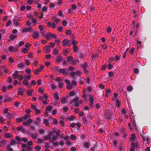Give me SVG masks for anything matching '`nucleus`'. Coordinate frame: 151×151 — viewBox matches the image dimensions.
<instances>
[{"label":"nucleus","instance_id":"bf43d9fd","mask_svg":"<svg viewBox=\"0 0 151 151\" xmlns=\"http://www.w3.org/2000/svg\"><path fill=\"white\" fill-rule=\"evenodd\" d=\"M29 83V82L27 80H24L23 81V84L24 85H27Z\"/></svg>","mask_w":151,"mask_h":151},{"label":"nucleus","instance_id":"8fccbe9b","mask_svg":"<svg viewBox=\"0 0 151 151\" xmlns=\"http://www.w3.org/2000/svg\"><path fill=\"white\" fill-rule=\"evenodd\" d=\"M25 72L27 73V74L29 75L31 73V71L29 69L27 68L25 70Z\"/></svg>","mask_w":151,"mask_h":151},{"label":"nucleus","instance_id":"7ed1b4c3","mask_svg":"<svg viewBox=\"0 0 151 151\" xmlns=\"http://www.w3.org/2000/svg\"><path fill=\"white\" fill-rule=\"evenodd\" d=\"M62 45L63 46L70 47L71 45L70 41L65 39L63 40Z\"/></svg>","mask_w":151,"mask_h":151},{"label":"nucleus","instance_id":"a211bd4d","mask_svg":"<svg viewBox=\"0 0 151 151\" xmlns=\"http://www.w3.org/2000/svg\"><path fill=\"white\" fill-rule=\"evenodd\" d=\"M115 101L116 102V106L118 107H119L120 105V102L119 101V99L118 98H116Z\"/></svg>","mask_w":151,"mask_h":151},{"label":"nucleus","instance_id":"f257e3e1","mask_svg":"<svg viewBox=\"0 0 151 151\" xmlns=\"http://www.w3.org/2000/svg\"><path fill=\"white\" fill-rule=\"evenodd\" d=\"M31 116L29 114H27L22 117L23 121L27 120L28 119L27 121L24 122L22 123V124L23 125L25 126H28L33 121L32 120L29 118H30Z\"/></svg>","mask_w":151,"mask_h":151},{"label":"nucleus","instance_id":"f03ea898","mask_svg":"<svg viewBox=\"0 0 151 151\" xmlns=\"http://www.w3.org/2000/svg\"><path fill=\"white\" fill-rule=\"evenodd\" d=\"M79 98L78 97H76L74 99L70 101L69 102L70 105H74L76 107H77L79 106V103L78 101H79Z\"/></svg>","mask_w":151,"mask_h":151},{"label":"nucleus","instance_id":"0e129e2a","mask_svg":"<svg viewBox=\"0 0 151 151\" xmlns=\"http://www.w3.org/2000/svg\"><path fill=\"white\" fill-rule=\"evenodd\" d=\"M32 148L29 146L26 147V150L27 151H29L30 150H32Z\"/></svg>","mask_w":151,"mask_h":151},{"label":"nucleus","instance_id":"2f4dec72","mask_svg":"<svg viewBox=\"0 0 151 151\" xmlns=\"http://www.w3.org/2000/svg\"><path fill=\"white\" fill-rule=\"evenodd\" d=\"M28 49L24 48L22 49V51L24 53H26L28 52Z\"/></svg>","mask_w":151,"mask_h":151},{"label":"nucleus","instance_id":"680f3d73","mask_svg":"<svg viewBox=\"0 0 151 151\" xmlns=\"http://www.w3.org/2000/svg\"><path fill=\"white\" fill-rule=\"evenodd\" d=\"M7 80L9 81V83H11L12 82V79L11 77H9L8 78Z\"/></svg>","mask_w":151,"mask_h":151},{"label":"nucleus","instance_id":"39448f33","mask_svg":"<svg viewBox=\"0 0 151 151\" xmlns=\"http://www.w3.org/2000/svg\"><path fill=\"white\" fill-rule=\"evenodd\" d=\"M31 108L32 109L35 110V113L37 114H39L41 112V111L39 109L36 108L34 105H31Z\"/></svg>","mask_w":151,"mask_h":151},{"label":"nucleus","instance_id":"423d86ee","mask_svg":"<svg viewBox=\"0 0 151 151\" xmlns=\"http://www.w3.org/2000/svg\"><path fill=\"white\" fill-rule=\"evenodd\" d=\"M33 31V29L32 27H29L27 28H24L23 29L22 31L23 32H32Z\"/></svg>","mask_w":151,"mask_h":151},{"label":"nucleus","instance_id":"49530a36","mask_svg":"<svg viewBox=\"0 0 151 151\" xmlns=\"http://www.w3.org/2000/svg\"><path fill=\"white\" fill-rule=\"evenodd\" d=\"M18 79L20 81H21L24 79L23 76L22 75H19L18 77Z\"/></svg>","mask_w":151,"mask_h":151},{"label":"nucleus","instance_id":"b1692460","mask_svg":"<svg viewBox=\"0 0 151 151\" xmlns=\"http://www.w3.org/2000/svg\"><path fill=\"white\" fill-rule=\"evenodd\" d=\"M50 32H49L45 35V38L47 39H49L50 38Z\"/></svg>","mask_w":151,"mask_h":151},{"label":"nucleus","instance_id":"ddd939ff","mask_svg":"<svg viewBox=\"0 0 151 151\" xmlns=\"http://www.w3.org/2000/svg\"><path fill=\"white\" fill-rule=\"evenodd\" d=\"M57 59L56 61L58 63H59L60 62H61L63 60V58L62 56H58L57 57Z\"/></svg>","mask_w":151,"mask_h":151},{"label":"nucleus","instance_id":"aec40b11","mask_svg":"<svg viewBox=\"0 0 151 151\" xmlns=\"http://www.w3.org/2000/svg\"><path fill=\"white\" fill-rule=\"evenodd\" d=\"M61 101L62 104H65L67 102V99L65 97L62 98L61 99Z\"/></svg>","mask_w":151,"mask_h":151},{"label":"nucleus","instance_id":"393cba45","mask_svg":"<svg viewBox=\"0 0 151 151\" xmlns=\"http://www.w3.org/2000/svg\"><path fill=\"white\" fill-rule=\"evenodd\" d=\"M136 138V136L135 134H132L131 135V137L130 138V139L132 141H134Z\"/></svg>","mask_w":151,"mask_h":151},{"label":"nucleus","instance_id":"58836bf2","mask_svg":"<svg viewBox=\"0 0 151 151\" xmlns=\"http://www.w3.org/2000/svg\"><path fill=\"white\" fill-rule=\"evenodd\" d=\"M13 21L14 23V24L16 26H17L19 25L18 22H17V20L15 19H14L13 20Z\"/></svg>","mask_w":151,"mask_h":151},{"label":"nucleus","instance_id":"9b49d317","mask_svg":"<svg viewBox=\"0 0 151 151\" xmlns=\"http://www.w3.org/2000/svg\"><path fill=\"white\" fill-rule=\"evenodd\" d=\"M32 37L34 39H36L39 37V33L38 32L35 31L33 32Z\"/></svg>","mask_w":151,"mask_h":151},{"label":"nucleus","instance_id":"338daca9","mask_svg":"<svg viewBox=\"0 0 151 151\" xmlns=\"http://www.w3.org/2000/svg\"><path fill=\"white\" fill-rule=\"evenodd\" d=\"M84 146L86 148H88L89 147V144L88 142H85L84 143Z\"/></svg>","mask_w":151,"mask_h":151},{"label":"nucleus","instance_id":"1a4fd4ad","mask_svg":"<svg viewBox=\"0 0 151 151\" xmlns=\"http://www.w3.org/2000/svg\"><path fill=\"white\" fill-rule=\"evenodd\" d=\"M59 71L61 73L63 74H64L65 75H66L68 73V70H65L64 69H60L59 70Z\"/></svg>","mask_w":151,"mask_h":151},{"label":"nucleus","instance_id":"79ce46f5","mask_svg":"<svg viewBox=\"0 0 151 151\" xmlns=\"http://www.w3.org/2000/svg\"><path fill=\"white\" fill-rule=\"evenodd\" d=\"M75 117V116L71 115L69 117L68 119L70 121H73Z\"/></svg>","mask_w":151,"mask_h":151},{"label":"nucleus","instance_id":"6e6552de","mask_svg":"<svg viewBox=\"0 0 151 151\" xmlns=\"http://www.w3.org/2000/svg\"><path fill=\"white\" fill-rule=\"evenodd\" d=\"M19 72V71L17 70H16L14 72V73L12 75V76L13 79H16L18 78V77L19 76L18 74Z\"/></svg>","mask_w":151,"mask_h":151},{"label":"nucleus","instance_id":"3c124183","mask_svg":"<svg viewBox=\"0 0 151 151\" xmlns=\"http://www.w3.org/2000/svg\"><path fill=\"white\" fill-rule=\"evenodd\" d=\"M33 72H34L35 74L36 75H37L38 74L39 72V70L38 69H36L34 70H33Z\"/></svg>","mask_w":151,"mask_h":151},{"label":"nucleus","instance_id":"9d476101","mask_svg":"<svg viewBox=\"0 0 151 151\" xmlns=\"http://www.w3.org/2000/svg\"><path fill=\"white\" fill-rule=\"evenodd\" d=\"M112 114V112L107 111L105 113V116L107 119H109L111 118Z\"/></svg>","mask_w":151,"mask_h":151},{"label":"nucleus","instance_id":"69168bd1","mask_svg":"<svg viewBox=\"0 0 151 151\" xmlns=\"http://www.w3.org/2000/svg\"><path fill=\"white\" fill-rule=\"evenodd\" d=\"M15 139L17 141H20L21 140V138L18 136L16 137Z\"/></svg>","mask_w":151,"mask_h":151},{"label":"nucleus","instance_id":"7c9ffc66","mask_svg":"<svg viewBox=\"0 0 151 151\" xmlns=\"http://www.w3.org/2000/svg\"><path fill=\"white\" fill-rule=\"evenodd\" d=\"M67 58H68L67 60L68 62H71V63L72 62L73 59L72 56H70V57H68Z\"/></svg>","mask_w":151,"mask_h":151},{"label":"nucleus","instance_id":"e433bc0d","mask_svg":"<svg viewBox=\"0 0 151 151\" xmlns=\"http://www.w3.org/2000/svg\"><path fill=\"white\" fill-rule=\"evenodd\" d=\"M41 149V147L39 146H37L35 147V151H39Z\"/></svg>","mask_w":151,"mask_h":151},{"label":"nucleus","instance_id":"774afa93","mask_svg":"<svg viewBox=\"0 0 151 151\" xmlns=\"http://www.w3.org/2000/svg\"><path fill=\"white\" fill-rule=\"evenodd\" d=\"M49 6L50 8H52L55 6V5L54 4L52 3H50L49 4Z\"/></svg>","mask_w":151,"mask_h":151},{"label":"nucleus","instance_id":"72a5a7b5","mask_svg":"<svg viewBox=\"0 0 151 151\" xmlns=\"http://www.w3.org/2000/svg\"><path fill=\"white\" fill-rule=\"evenodd\" d=\"M16 121L17 122H21L22 121H23V119H22V118L19 117V118H17L16 119Z\"/></svg>","mask_w":151,"mask_h":151},{"label":"nucleus","instance_id":"ea45409f","mask_svg":"<svg viewBox=\"0 0 151 151\" xmlns=\"http://www.w3.org/2000/svg\"><path fill=\"white\" fill-rule=\"evenodd\" d=\"M78 47L76 45H74L73 46V51L74 52H76L78 50Z\"/></svg>","mask_w":151,"mask_h":151},{"label":"nucleus","instance_id":"a19ab883","mask_svg":"<svg viewBox=\"0 0 151 151\" xmlns=\"http://www.w3.org/2000/svg\"><path fill=\"white\" fill-rule=\"evenodd\" d=\"M133 89V87L131 86H128L127 88V90L129 92L132 91V90Z\"/></svg>","mask_w":151,"mask_h":151},{"label":"nucleus","instance_id":"6e6d98bb","mask_svg":"<svg viewBox=\"0 0 151 151\" xmlns=\"http://www.w3.org/2000/svg\"><path fill=\"white\" fill-rule=\"evenodd\" d=\"M77 62H79V61L78 59H76L75 60H73L72 62V64H74L76 63Z\"/></svg>","mask_w":151,"mask_h":151},{"label":"nucleus","instance_id":"c756f323","mask_svg":"<svg viewBox=\"0 0 151 151\" xmlns=\"http://www.w3.org/2000/svg\"><path fill=\"white\" fill-rule=\"evenodd\" d=\"M58 50L57 49L55 48L53 50V55H57L58 53Z\"/></svg>","mask_w":151,"mask_h":151},{"label":"nucleus","instance_id":"473e14b6","mask_svg":"<svg viewBox=\"0 0 151 151\" xmlns=\"http://www.w3.org/2000/svg\"><path fill=\"white\" fill-rule=\"evenodd\" d=\"M88 65L86 63H84L83 64L81 65V66L83 69H86Z\"/></svg>","mask_w":151,"mask_h":151},{"label":"nucleus","instance_id":"c85d7f7f","mask_svg":"<svg viewBox=\"0 0 151 151\" xmlns=\"http://www.w3.org/2000/svg\"><path fill=\"white\" fill-rule=\"evenodd\" d=\"M83 120L84 122V124L86 125H87L88 123V122L86 118L85 117L83 118Z\"/></svg>","mask_w":151,"mask_h":151},{"label":"nucleus","instance_id":"bb28decb","mask_svg":"<svg viewBox=\"0 0 151 151\" xmlns=\"http://www.w3.org/2000/svg\"><path fill=\"white\" fill-rule=\"evenodd\" d=\"M6 117L9 119H10L13 116L10 113H7V114L6 115Z\"/></svg>","mask_w":151,"mask_h":151},{"label":"nucleus","instance_id":"5701e85b","mask_svg":"<svg viewBox=\"0 0 151 151\" xmlns=\"http://www.w3.org/2000/svg\"><path fill=\"white\" fill-rule=\"evenodd\" d=\"M13 100V99L12 98H8L7 99H5L4 100V102H9L11 101H12Z\"/></svg>","mask_w":151,"mask_h":151},{"label":"nucleus","instance_id":"0eeeda50","mask_svg":"<svg viewBox=\"0 0 151 151\" xmlns=\"http://www.w3.org/2000/svg\"><path fill=\"white\" fill-rule=\"evenodd\" d=\"M50 46H46L43 49L44 52L45 53H48L51 51Z\"/></svg>","mask_w":151,"mask_h":151},{"label":"nucleus","instance_id":"5fc2aeb1","mask_svg":"<svg viewBox=\"0 0 151 151\" xmlns=\"http://www.w3.org/2000/svg\"><path fill=\"white\" fill-rule=\"evenodd\" d=\"M67 88L68 89L70 90L72 88V87L70 84H68L67 86Z\"/></svg>","mask_w":151,"mask_h":151},{"label":"nucleus","instance_id":"e2e57ef3","mask_svg":"<svg viewBox=\"0 0 151 151\" xmlns=\"http://www.w3.org/2000/svg\"><path fill=\"white\" fill-rule=\"evenodd\" d=\"M134 73L135 74H137L139 72V70L137 68H135L134 69Z\"/></svg>","mask_w":151,"mask_h":151},{"label":"nucleus","instance_id":"37998d69","mask_svg":"<svg viewBox=\"0 0 151 151\" xmlns=\"http://www.w3.org/2000/svg\"><path fill=\"white\" fill-rule=\"evenodd\" d=\"M33 53L32 52H29L28 54V57L29 58H33Z\"/></svg>","mask_w":151,"mask_h":151},{"label":"nucleus","instance_id":"c9c22d12","mask_svg":"<svg viewBox=\"0 0 151 151\" xmlns=\"http://www.w3.org/2000/svg\"><path fill=\"white\" fill-rule=\"evenodd\" d=\"M10 143L11 145H13L16 144V142L15 140L13 139L11 140Z\"/></svg>","mask_w":151,"mask_h":151},{"label":"nucleus","instance_id":"864d4df0","mask_svg":"<svg viewBox=\"0 0 151 151\" xmlns=\"http://www.w3.org/2000/svg\"><path fill=\"white\" fill-rule=\"evenodd\" d=\"M44 66L43 65L40 66V68L38 69L39 70V72L42 71V70L44 69Z\"/></svg>","mask_w":151,"mask_h":151},{"label":"nucleus","instance_id":"052dcab7","mask_svg":"<svg viewBox=\"0 0 151 151\" xmlns=\"http://www.w3.org/2000/svg\"><path fill=\"white\" fill-rule=\"evenodd\" d=\"M22 128V126L21 125H19L17 127V129L18 131H21Z\"/></svg>","mask_w":151,"mask_h":151},{"label":"nucleus","instance_id":"4d7b16f0","mask_svg":"<svg viewBox=\"0 0 151 151\" xmlns=\"http://www.w3.org/2000/svg\"><path fill=\"white\" fill-rule=\"evenodd\" d=\"M47 8L45 6H44L42 8V10L43 12H46L47 11Z\"/></svg>","mask_w":151,"mask_h":151},{"label":"nucleus","instance_id":"4be33fe9","mask_svg":"<svg viewBox=\"0 0 151 151\" xmlns=\"http://www.w3.org/2000/svg\"><path fill=\"white\" fill-rule=\"evenodd\" d=\"M4 137L6 138H9L10 137H13V135L12 134L10 135L9 133H6L4 134Z\"/></svg>","mask_w":151,"mask_h":151},{"label":"nucleus","instance_id":"f3484780","mask_svg":"<svg viewBox=\"0 0 151 151\" xmlns=\"http://www.w3.org/2000/svg\"><path fill=\"white\" fill-rule=\"evenodd\" d=\"M54 96L55 99L56 100H58L60 98L58 96V92H55L54 94Z\"/></svg>","mask_w":151,"mask_h":151},{"label":"nucleus","instance_id":"a878e982","mask_svg":"<svg viewBox=\"0 0 151 151\" xmlns=\"http://www.w3.org/2000/svg\"><path fill=\"white\" fill-rule=\"evenodd\" d=\"M43 122L44 124L46 125L47 126H48L49 124V123L48 122V120L47 119H45L43 121Z\"/></svg>","mask_w":151,"mask_h":151},{"label":"nucleus","instance_id":"13d9d810","mask_svg":"<svg viewBox=\"0 0 151 151\" xmlns=\"http://www.w3.org/2000/svg\"><path fill=\"white\" fill-rule=\"evenodd\" d=\"M108 68L109 69H111L113 68V66L110 63L108 65Z\"/></svg>","mask_w":151,"mask_h":151},{"label":"nucleus","instance_id":"cd10ccee","mask_svg":"<svg viewBox=\"0 0 151 151\" xmlns=\"http://www.w3.org/2000/svg\"><path fill=\"white\" fill-rule=\"evenodd\" d=\"M89 101L90 103V105H92L94 101V99L93 97H90L89 98Z\"/></svg>","mask_w":151,"mask_h":151},{"label":"nucleus","instance_id":"4468645a","mask_svg":"<svg viewBox=\"0 0 151 151\" xmlns=\"http://www.w3.org/2000/svg\"><path fill=\"white\" fill-rule=\"evenodd\" d=\"M25 66V64L24 62H21L17 65V67L19 68H23Z\"/></svg>","mask_w":151,"mask_h":151},{"label":"nucleus","instance_id":"f704fd0d","mask_svg":"<svg viewBox=\"0 0 151 151\" xmlns=\"http://www.w3.org/2000/svg\"><path fill=\"white\" fill-rule=\"evenodd\" d=\"M121 57V55H116L115 56V60L116 61H119L120 59V58Z\"/></svg>","mask_w":151,"mask_h":151},{"label":"nucleus","instance_id":"20e7f679","mask_svg":"<svg viewBox=\"0 0 151 151\" xmlns=\"http://www.w3.org/2000/svg\"><path fill=\"white\" fill-rule=\"evenodd\" d=\"M132 147L130 148V151H135V148H138V144L137 143H134L132 142L131 143Z\"/></svg>","mask_w":151,"mask_h":151},{"label":"nucleus","instance_id":"f8f14e48","mask_svg":"<svg viewBox=\"0 0 151 151\" xmlns=\"http://www.w3.org/2000/svg\"><path fill=\"white\" fill-rule=\"evenodd\" d=\"M24 91L23 90V89L22 88H20L18 90L17 95H22L23 94V93Z\"/></svg>","mask_w":151,"mask_h":151},{"label":"nucleus","instance_id":"2eb2a0df","mask_svg":"<svg viewBox=\"0 0 151 151\" xmlns=\"http://www.w3.org/2000/svg\"><path fill=\"white\" fill-rule=\"evenodd\" d=\"M6 145V142L4 140H2L0 142V147H2Z\"/></svg>","mask_w":151,"mask_h":151},{"label":"nucleus","instance_id":"dca6fc26","mask_svg":"<svg viewBox=\"0 0 151 151\" xmlns=\"http://www.w3.org/2000/svg\"><path fill=\"white\" fill-rule=\"evenodd\" d=\"M34 92V91L32 90H30L27 91L26 93L27 94L28 96H32V93Z\"/></svg>","mask_w":151,"mask_h":151},{"label":"nucleus","instance_id":"603ef678","mask_svg":"<svg viewBox=\"0 0 151 151\" xmlns=\"http://www.w3.org/2000/svg\"><path fill=\"white\" fill-rule=\"evenodd\" d=\"M56 24H55V23L53 22L51 24V27L52 29H55L56 28Z\"/></svg>","mask_w":151,"mask_h":151},{"label":"nucleus","instance_id":"4c0bfd02","mask_svg":"<svg viewBox=\"0 0 151 151\" xmlns=\"http://www.w3.org/2000/svg\"><path fill=\"white\" fill-rule=\"evenodd\" d=\"M52 109V107L51 106H49L47 107L46 108V110L48 111H50Z\"/></svg>","mask_w":151,"mask_h":151},{"label":"nucleus","instance_id":"09e8293b","mask_svg":"<svg viewBox=\"0 0 151 151\" xmlns=\"http://www.w3.org/2000/svg\"><path fill=\"white\" fill-rule=\"evenodd\" d=\"M92 57L93 60V58H97L99 57V55L96 54L95 55H93L92 56Z\"/></svg>","mask_w":151,"mask_h":151},{"label":"nucleus","instance_id":"6ab92c4d","mask_svg":"<svg viewBox=\"0 0 151 151\" xmlns=\"http://www.w3.org/2000/svg\"><path fill=\"white\" fill-rule=\"evenodd\" d=\"M57 139V137L56 135H54L52 137L51 139L50 140V142H52L55 141Z\"/></svg>","mask_w":151,"mask_h":151},{"label":"nucleus","instance_id":"a18cd8bd","mask_svg":"<svg viewBox=\"0 0 151 151\" xmlns=\"http://www.w3.org/2000/svg\"><path fill=\"white\" fill-rule=\"evenodd\" d=\"M71 42V44L73 45V46L76 45V44L77 43L76 42L75 40H70Z\"/></svg>","mask_w":151,"mask_h":151},{"label":"nucleus","instance_id":"de8ad7c7","mask_svg":"<svg viewBox=\"0 0 151 151\" xmlns=\"http://www.w3.org/2000/svg\"><path fill=\"white\" fill-rule=\"evenodd\" d=\"M44 138L45 140H47L48 139H51L50 137V136H49L48 135L45 136L44 137Z\"/></svg>","mask_w":151,"mask_h":151},{"label":"nucleus","instance_id":"412c9836","mask_svg":"<svg viewBox=\"0 0 151 151\" xmlns=\"http://www.w3.org/2000/svg\"><path fill=\"white\" fill-rule=\"evenodd\" d=\"M17 36L16 35H14L13 34H11L10 36V40H13L15 39V38L17 37Z\"/></svg>","mask_w":151,"mask_h":151},{"label":"nucleus","instance_id":"c03bdc74","mask_svg":"<svg viewBox=\"0 0 151 151\" xmlns=\"http://www.w3.org/2000/svg\"><path fill=\"white\" fill-rule=\"evenodd\" d=\"M37 134L35 133V134H32L31 135V136L32 137V138H34V139H36L37 137Z\"/></svg>","mask_w":151,"mask_h":151}]
</instances>
